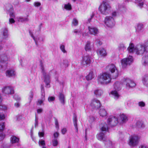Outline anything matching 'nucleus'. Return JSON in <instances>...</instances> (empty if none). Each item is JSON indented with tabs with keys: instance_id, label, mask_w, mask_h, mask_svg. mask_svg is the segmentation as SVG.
<instances>
[{
	"instance_id": "1",
	"label": "nucleus",
	"mask_w": 148,
	"mask_h": 148,
	"mask_svg": "<svg viewBox=\"0 0 148 148\" xmlns=\"http://www.w3.org/2000/svg\"><path fill=\"white\" fill-rule=\"evenodd\" d=\"M127 49L129 52H135L137 55H143L145 53L143 43L134 46L133 43H130Z\"/></svg>"
},
{
	"instance_id": "2",
	"label": "nucleus",
	"mask_w": 148,
	"mask_h": 148,
	"mask_svg": "<svg viewBox=\"0 0 148 148\" xmlns=\"http://www.w3.org/2000/svg\"><path fill=\"white\" fill-rule=\"evenodd\" d=\"M97 80L99 84L103 85L107 84L111 82V76L108 73H103L98 76Z\"/></svg>"
},
{
	"instance_id": "3",
	"label": "nucleus",
	"mask_w": 148,
	"mask_h": 148,
	"mask_svg": "<svg viewBox=\"0 0 148 148\" xmlns=\"http://www.w3.org/2000/svg\"><path fill=\"white\" fill-rule=\"evenodd\" d=\"M111 7L110 4L106 1H103L99 7V10L102 14L106 15L109 14Z\"/></svg>"
},
{
	"instance_id": "4",
	"label": "nucleus",
	"mask_w": 148,
	"mask_h": 148,
	"mask_svg": "<svg viewBox=\"0 0 148 148\" xmlns=\"http://www.w3.org/2000/svg\"><path fill=\"white\" fill-rule=\"evenodd\" d=\"M114 90L110 92L111 95L115 99H118L120 97L118 91L120 89V84L119 82H116L114 85Z\"/></svg>"
},
{
	"instance_id": "5",
	"label": "nucleus",
	"mask_w": 148,
	"mask_h": 148,
	"mask_svg": "<svg viewBox=\"0 0 148 148\" xmlns=\"http://www.w3.org/2000/svg\"><path fill=\"white\" fill-rule=\"evenodd\" d=\"M42 73L44 77V81L47 87H50V75L48 73H46L44 69L43 65L41 63L40 64Z\"/></svg>"
},
{
	"instance_id": "6",
	"label": "nucleus",
	"mask_w": 148,
	"mask_h": 148,
	"mask_svg": "<svg viewBox=\"0 0 148 148\" xmlns=\"http://www.w3.org/2000/svg\"><path fill=\"white\" fill-rule=\"evenodd\" d=\"M9 57L7 54H2L0 58V71L4 69L7 64V61L8 60Z\"/></svg>"
},
{
	"instance_id": "7",
	"label": "nucleus",
	"mask_w": 148,
	"mask_h": 148,
	"mask_svg": "<svg viewBox=\"0 0 148 148\" xmlns=\"http://www.w3.org/2000/svg\"><path fill=\"white\" fill-rule=\"evenodd\" d=\"M108 68L112 74V78L114 79L117 78L119 75V72L115 65L113 64H110Z\"/></svg>"
},
{
	"instance_id": "8",
	"label": "nucleus",
	"mask_w": 148,
	"mask_h": 148,
	"mask_svg": "<svg viewBox=\"0 0 148 148\" xmlns=\"http://www.w3.org/2000/svg\"><path fill=\"white\" fill-rule=\"evenodd\" d=\"M104 24L106 26L108 27L112 28L115 24V22L114 18L111 16H106L104 20Z\"/></svg>"
},
{
	"instance_id": "9",
	"label": "nucleus",
	"mask_w": 148,
	"mask_h": 148,
	"mask_svg": "<svg viewBox=\"0 0 148 148\" xmlns=\"http://www.w3.org/2000/svg\"><path fill=\"white\" fill-rule=\"evenodd\" d=\"M140 138V137L137 135L131 136L129 139V145L131 146L136 145L138 144Z\"/></svg>"
},
{
	"instance_id": "10",
	"label": "nucleus",
	"mask_w": 148,
	"mask_h": 148,
	"mask_svg": "<svg viewBox=\"0 0 148 148\" xmlns=\"http://www.w3.org/2000/svg\"><path fill=\"white\" fill-rule=\"evenodd\" d=\"M2 93L5 95H12L14 94V90L12 87L6 86L3 87L2 89Z\"/></svg>"
},
{
	"instance_id": "11",
	"label": "nucleus",
	"mask_w": 148,
	"mask_h": 148,
	"mask_svg": "<svg viewBox=\"0 0 148 148\" xmlns=\"http://www.w3.org/2000/svg\"><path fill=\"white\" fill-rule=\"evenodd\" d=\"M133 62V57L129 56L127 58H124L121 60V63L123 67L125 68L127 66L131 64Z\"/></svg>"
},
{
	"instance_id": "12",
	"label": "nucleus",
	"mask_w": 148,
	"mask_h": 148,
	"mask_svg": "<svg viewBox=\"0 0 148 148\" xmlns=\"http://www.w3.org/2000/svg\"><path fill=\"white\" fill-rule=\"evenodd\" d=\"M108 127L106 125H103L101 127V130L102 131L101 132H100L97 135V139L100 140H106V138H105L104 136V134L102 132H106L108 130Z\"/></svg>"
},
{
	"instance_id": "13",
	"label": "nucleus",
	"mask_w": 148,
	"mask_h": 148,
	"mask_svg": "<svg viewBox=\"0 0 148 148\" xmlns=\"http://www.w3.org/2000/svg\"><path fill=\"white\" fill-rule=\"evenodd\" d=\"M118 122V119L116 117L114 116H110L108 119L107 123L108 126H107L108 127V126L113 127L116 125ZM107 125L106 123L104 125Z\"/></svg>"
},
{
	"instance_id": "14",
	"label": "nucleus",
	"mask_w": 148,
	"mask_h": 148,
	"mask_svg": "<svg viewBox=\"0 0 148 148\" xmlns=\"http://www.w3.org/2000/svg\"><path fill=\"white\" fill-rule=\"evenodd\" d=\"M90 106L92 109L97 110L100 107V102L99 100L94 99L91 101Z\"/></svg>"
},
{
	"instance_id": "15",
	"label": "nucleus",
	"mask_w": 148,
	"mask_h": 148,
	"mask_svg": "<svg viewBox=\"0 0 148 148\" xmlns=\"http://www.w3.org/2000/svg\"><path fill=\"white\" fill-rule=\"evenodd\" d=\"M124 84L126 85V87L127 88L134 87L136 86L135 83L129 78L124 79Z\"/></svg>"
},
{
	"instance_id": "16",
	"label": "nucleus",
	"mask_w": 148,
	"mask_h": 148,
	"mask_svg": "<svg viewBox=\"0 0 148 148\" xmlns=\"http://www.w3.org/2000/svg\"><path fill=\"white\" fill-rule=\"evenodd\" d=\"M92 62V59L90 56L89 55H86L83 57L82 64L83 65H88Z\"/></svg>"
},
{
	"instance_id": "17",
	"label": "nucleus",
	"mask_w": 148,
	"mask_h": 148,
	"mask_svg": "<svg viewBox=\"0 0 148 148\" xmlns=\"http://www.w3.org/2000/svg\"><path fill=\"white\" fill-rule=\"evenodd\" d=\"M88 33L91 35L96 36L99 33V30L96 27L91 26L88 27Z\"/></svg>"
},
{
	"instance_id": "18",
	"label": "nucleus",
	"mask_w": 148,
	"mask_h": 148,
	"mask_svg": "<svg viewBox=\"0 0 148 148\" xmlns=\"http://www.w3.org/2000/svg\"><path fill=\"white\" fill-rule=\"evenodd\" d=\"M5 74L8 77H14L16 75V72L13 69H9L6 71Z\"/></svg>"
},
{
	"instance_id": "19",
	"label": "nucleus",
	"mask_w": 148,
	"mask_h": 148,
	"mask_svg": "<svg viewBox=\"0 0 148 148\" xmlns=\"http://www.w3.org/2000/svg\"><path fill=\"white\" fill-rule=\"evenodd\" d=\"M41 91L42 92V95L43 96L44 95L43 97H42L41 99H39L38 101V102L37 103V105H40L42 104H44L43 103V102L45 101V91L44 89V88L42 86H41Z\"/></svg>"
},
{
	"instance_id": "20",
	"label": "nucleus",
	"mask_w": 148,
	"mask_h": 148,
	"mask_svg": "<svg viewBox=\"0 0 148 148\" xmlns=\"http://www.w3.org/2000/svg\"><path fill=\"white\" fill-rule=\"evenodd\" d=\"M98 54L102 57H104L106 56L107 53L106 50L103 48L100 49L97 51Z\"/></svg>"
},
{
	"instance_id": "21",
	"label": "nucleus",
	"mask_w": 148,
	"mask_h": 148,
	"mask_svg": "<svg viewBox=\"0 0 148 148\" xmlns=\"http://www.w3.org/2000/svg\"><path fill=\"white\" fill-rule=\"evenodd\" d=\"M92 47V45H91V42L89 41H87L85 45L84 49L86 51H90Z\"/></svg>"
},
{
	"instance_id": "22",
	"label": "nucleus",
	"mask_w": 148,
	"mask_h": 148,
	"mask_svg": "<svg viewBox=\"0 0 148 148\" xmlns=\"http://www.w3.org/2000/svg\"><path fill=\"white\" fill-rule=\"evenodd\" d=\"M28 16L27 15L26 16L22 17V16H19L17 17L16 19L19 22H24L28 21H29V19L28 18Z\"/></svg>"
},
{
	"instance_id": "23",
	"label": "nucleus",
	"mask_w": 148,
	"mask_h": 148,
	"mask_svg": "<svg viewBox=\"0 0 148 148\" xmlns=\"http://www.w3.org/2000/svg\"><path fill=\"white\" fill-rule=\"evenodd\" d=\"M142 81L144 85L148 86V74L145 75L143 77Z\"/></svg>"
},
{
	"instance_id": "24",
	"label": "nucleus",
	"mask_w": 148,
	"mask_h": 148,
	"mask_svg": "<svg viewBox=\"0 0 148 148\" xmlns=\"http://www.w3.org/2000/svg\"><path fill=\"white\" fill-rule=\"evenodd\" d=\"M119 119L123 123L125 122L128 120V119L126 115L124 114H121L119 116Z\"/></svg>"
},
{
	"instance_id": "25",
	"label": "nucleus",
	"mask_w": 148,
	"mask_h": 148,
	"mask_svg": "<svg viewBox=\"0 0 148 148\" xmlns=\"http://www.w3.org/2000/svg\"><path fill=\"white\" fill-rule=\"evenodd\" d=\"M31 36L33 38V39L34 40L36 44L37 45V42L38 41H43V39L42 38L40 37H35L31 33L29 32Z\"/></svg>"
},
{
	"instance_id": "26",
	"label": "nucleus",
	"mask_w": 148,
	"mask_h": 148,
	"mask_svg": "<svg viewBox=\"0 0 148 148\" xmlns=\"http://www.w3.org/2000/svg\"><path fill=\"white\" fill-rule=\"evenodd\" d=\"M103 93V91L100 89H97L94 90V93L97 97L101 96Z\"/></svg>"
},
{
	"instance_id": "27",
	"label": "nucleus",
	"mask_w": 148,
	"mask_h": 148,
	"mask_svg": "<svg viewBox=\"0 0 148 148\" xmlns=\"http://www.w3.org/2000/svg\"><path fill=\"white\" fill-rule=\"evenodd\" d=\"M99 114L100 116L103 117L106 116L107 112L105 109L103 108H101L99 111Z\"/></svg>"
},
{
	"instance_id": "28",
	"label": "nucleus",
	"mask_w": 148,
	"mask_h": 148,
	"mask_svg": "<svg viewBox=\"0 0 148 148\" xmlns=\"http://www.w3.org/2000/svg\"><path fill=\"white\" fill-rule=\"evenodd\" d=\"M143 30V25L141 24H138L136 27V32L140 33L142 32Z\"/></svg>"
},
{
	"instance_id": "29",
	"label": "nucleus",
	"mask_w": 148,
	"mask_h": 148,
	"mask_svg": "<svg viewBox=\"0 0 148 148\" xmlns=\"http://www.w3.org/2000/svg\"><path fill=\"white\" fill-rule=\"evenodd\" d=\"M136 126L139 128H143L145 127V125L141 121H138L136 123Z\"/></svg>"
},
{
	"instance_id": "30",
	"label": "nucleus",
	"mask_w": 148,
	"mask_h": 148,
	"mask_svg": "<svg viewBox=\"0 0 148 148\" xmlns=\"http://www.w3.org/2000/svg\"><path fill=\"white\" fill-rule=\"evenodd\" d=\"M104 143L105 145L108 147H112V143L110 140L106 138V140H104Z\"/></svg>"
},
{
	"instance_id": "31",
	"label": "nucleus",
	"mask_w": 148,
	"mask_h": 148,
	"mask_svg": "<svg viewBox=\"0 0 148 148\" xmlns=\"http://www.w3.org/2000/svg\"><path fill=\"white\" fill-rule=\"evenodd\" d=\"M59 100L61 103L64 104L65 103V97L63 94L60 93L59 96Z\"/></svg>"
},
{
	"instance_id": "32",
	"label": "nucleus",
	"mask_w": 148,
	"mask_h": 148,
	"mask_svg": "<svg viewBox=\"0 0 148 148\" xmlns=\"http://www.w3.org/2000/svg\"><path fill=\"white\" fill-rule=\"evenodd\" d=\"M2 33L4 38H7L8 36V29L6 28H4L2 29Z\"/></svg>"
},
{
	"instance_id": "33",
	"label": "nucleus",
	"mask_w": 148,
	"mask_h": 148,
	"mask_svg": "<svg viewBox=\"0 0 148 148\" xmlns=\"http://www.w3.org/2000/svg\"><path fill=\"white\" fill-rule=\"evenodd\" d=\"M94 77V75L92 71H90L89 74L86 77V78L87 80H90Z\"/></svg>"
},
{
	"instance_id": "34",
	"label": "nucleus",
	"mask_w": 148,
	"mask_h": 148,
	"mask_svg": "<svg viewBox=\"0 0 148 148\" xmlns=\"http://www.w3.org/2000/svg\"><path fill=\"white\" fill-rule=\"evenodd\" d=\"M19 140V138L15 136H12L11 138V142L12 143H18Z\"/></svg>"
},
{
	"instance_id": "35",
	"label": "nucleus",
	"mask_w": 148,
	"mask_h": 148,
	"mask_svg": "<svg viewBox=\"0 0 148 148\" xmlns=\"http://www.w3.org/2000/svg\"><path fill=\"white\" fill-rule=\"evenodd\" d=\"M142 62L144 65H148V56L143 57L142 58Z\"/></svg>"
},
{
	"instance_id": "36",
	"label": "nucleus",
	"mask_w": 148,
	"mask_h": 148,
	"mask_svg": "<svg viewBox=\"0 0 148 148\" xmlns=\"http://www.w3.org/2000/svg\"><path fill=\"white\" fill-rule=\"evenodd\" d=\"M145 53L148 52V40L143 43Z\"/></svg>"
},
{
	"instance_id": "37",
	"label": "nucleus",
	"mask_w": 148,
	"mask_h": 148,
	"mask_svg": "<svg viewBox=\"0 0 148 148\" xmlns=\"http://www.w3.org/2000/svg\"><path fill=\"white\" fill-rule=\"evenodd\" d=\"M5 8L8 11H12L13 10L12 6L10 4H6L5 6Z\"/></svg>"
},
{
	"instance_id": "38",
	"label": "nucleus",
	"mask_w": 148,
	"mask_h": 148,
	"mask_svg": "<svg viewBox=\"0 0 148 148\" xmlns=\"http://www.w3.org/2000/svg\"><path fill=\"white\" fill-rule=\"evenodd\" d=\"M118 8L119 10L123 12L125 11L126 8L125 5H123L118 4Z\"/></svg>"
},
{
	"instance_id": "39",
	"label": "nucleus",
	"mask_w": 148,
	"mask_h": 148,
	"mask_svg": "<svg viewBox=\"0 0 148 148\" xmlns=\"http://www.w3.org/2000/svg\"><path fill=\"white\" fill-rule=\"evenodd\" d=\"M52 145L54 147L57 146L58 145V141L56 138H53L52 140Z\"/></svg>"
},
{
	"instance_id": "40",
	"label": "nucleus",
	"mask_w": 148,
	"mask_h": 148,
	"mask_svg": "<svg viewBox=\"0 0 148 148\" xmlns=\"http://www.w3.org/2000/svg\"><path fill=\"white\" fill-rule=\"evenodd\" d=\"M60 49L64 53H66L67 51L65 49V45L63 44H61L60 45Z\"/></svg>"
},
{
	"instance_id": "41",
	"label": "nucleus",
	"mask_w": 148,
	"mask_h": 148,
	"mask_svg": "<svg viewBox=\"0 0 148 148\" xmlns=\"http://www.w3.org/2000/svg\"><path fill=\"white\" fill-rule=\"evenodd\" d=\"M118 48L119 50H123L125 49L126 47L123 44L121 43L119 46Z\"/></svg>"
},
{
	"instance_id": "42",
	"label": "nucleus",
	"mask_w": 148,
	"mask_h": 148,
	"mask_svg": "<svg viewBox=\"0 0 148 148\" xmlns=\"http://www.w3.org/2000/svg\"><path fill=\"white\" fill-rule=\"evenodd\" d=\"M64 8L67 10H70L72 8L71 5L69 3L65 4Z\"/></svg>"
},
{
	"instance_id": "43",
	"label": "nucleus",
	"mask_w": 148,
	"mask_h": 148,
	"mask_svg": "<svg viewBox=\"0 0 148 148\" xmlns=\"http://www.w3.org/2000/svg\"><path fill=\"white\" fill-rule=\"evenodd\" d=\"M78 24V21L76 18H74L72 22V25L73 26H77Z\"/></svg>"
},
{
	"instance_id": "44",
	"label": "nucleus",
	"mask_w": 148,
	"mask_h": 148,
	"mask_svg": "<svg viewBox=\"0 0 148 148\" xmlns=\"http://www.w3.org/2000/svg\"><path fill=\"white\" fill-rule=\"evenodd\" d=\"M5 127V125L4 123H0V132L3 131Z\"/></svg>"
},
{
	"instance_id": "45",
	"label": "nucleus",
	"mask_w": 148,
	"mask_h": 148,
	"mask_svg": "<svg viewBox=\"0 0 148 148\" xmlns=\"http://www.w3.org/2000/svg\"><path fill=\"white\" fill-rule=\"evenodd\" d=\"M138 105L140 107H144L145 106V103L143 101H140L138 102Z\"/></svg>"
},
{
	"instance_id": "46",
	"label": "nucleus",
	"mask_w": 148,
	"mask_h": 148,
	"mask_svg": "<svg viewBox=\"0 0 148 148\" xmlns=\"http://www.w3.org/2000/svg\"><path fill=\"white\" fill-rule=\"evenodd\" d=\"M54 120L56 127L57 130H58L59 129V125L58 120L56 118H54Z\"/></svg>"
},
{
	"instance_id": "47",
	"label": "nucleus",
	"mask_w": 148,
	"mask_h": 148,
	"mask_svg": "<svg viewBox=\"0 0 148 148\" xmlns=\"http://www.w3.org/2000/svg\"><path fill=\"white\" fill-rule=\"evenodd\" d=\"M38 144L40 146H45V142L44 140H40L38 142Z\"/></svg>"
},
{
	"instance_id": "48",
	"label": "nucleus",
	"mask_w": 148,
	"mask_h": 148,
	"mask_svg": "<svg viewBox=\"0 0 148 148\" xmlns=\"http://www.w3.org/2000/svg\"><path fill=\"white\" fill-rule=\"evenodd\" d=\"M62 64L64 65V66L65 68L68 67L69 66V63L68 61L67 60H63Z\"/></svg>"
},
{
	"instance_id": "49",
	"label": "nucleus",
	"mask_w": 148,
	"mask_h": 148,
	"mask_svg": "<svg viewBox=\"0 0 148 148\" xmlns=\"http://www.w3.org/2000/svg\"><path fill=\"white\" fill-rule=\"evenodd\" d=\"M73 123L75 126V128L77 130V119L76 117H75L73 119Z\"/></svg>"
},
{
	"instance_id": "50",
	"label": "nucleus",
	"mask_w": 148,
	"mask_h": 148,
	"mask_svg": "<svg viewBox=\"0 0 148 148\" xmlns=\"http://www.w3.org/2000/svg\"><path fill=\"white\" fill-rule=\"evenodd\" d=\"M0 110H5L7 109V107L5 105H2L0 103Z\"/></svg>"
},
{
	"instance_id": "51",
	"label": "nucleus",
	"mask_w": 148,
	"mask_h": 148,
	"mask_svg": "<svg viewBox=\"0 0 148 148\" xmlns=\"http://www.w3.org/2000/svg\"><path fill=\"white\" fill-rule=\"evenodd\" d=\"M48 101L49 102L54 101L55 99V97H49L48 98Z\"/></svg>"
},
{
	"instance_id": "52",
	"label": "nucleus",
	"mask_w": 148,
	"mask_h": 148,
	"mask_svg": "<svg viewBox=\"0 0 148 148\" xmlns=\"http://www.w3.org/2000/svg\"><path fill=\"white\" fill-rule=\"evenodd\" d=\"M59 133L58 132H54L53 134L54 138L57 139L59 136Z\"/></svg>"
},
{
	"instance_id": "53",
	"label": "nucleus",
	"mask_w": 148,
	"mask_h": 148,
	"mask_svg": "<svg viewBox=\"0 0 148 148\" xmlns=\"http://www.w3.org/2000/svg\"><path fill=\"white\" fill-rule=\"evenodd\" d=\"M5 118L4 115L2 113H0V120H3Z\"/></svg>"
},
{
	"instance_id": "54",
	"label": "nucleus",
	"mask_w": 148,
	"mask_h": 148,
	"mask_svg": "<svg viewBox=\"0 0 148 148\" xmlns=\"http://www.w3.org/2000/svg\"><path fill=\"white\" fill-rule=\"evenodd\" d=\"M34 5L35 7H38L41 5V3L39 2H35L34 3Z\"/></svg>"
},
{
	"instance_id": "55",
	"label": "nucleus",
	"mask_w": 148,
	"mask_h": 148,
	"mask_svg": "<svg viewBox=\"0 0 148 148\" xmlns=\"http://www.w3.org/2000/svg\"><path fill=\"white\" fill-rule=\"evenodd\" d=\"M38 119L36 116L35 119V126L36 127L37 126L38 124Z\"/></svg>"
},
{
	"instance_id": "56",
	"label": "nucleus",
	"mask_w": 148,
	"mask_h": 148,
	"mask_svg": "<svg viewBox=\"0 0 148 148\" xmlns=\"http://www.w3.org/2000/svg\"><path fill=\"white\" fill-rule=\"evenodd\" d=\"M73 32L76 34H81V32L78 29H75L73 30Z\"/></svg>"
},
{
	"instance_id": "57",
	"label": "nucleus",
	"mask_w": 148,
	"mask_h": 148,
	"mask_svg": "<svg viewBox=\"0 0 148 148\" xmlns=\"http://www.w3.org/2000/svg\"><path fill=\"white\" fill-rule=\"evenodd\" d=\"M30 94L29 95V99L30 100V102L32 99L33 96V94L32 92H30Z\"/></svg>"
},
{
	"instance_id": "58",
	"label": "nucleus",
	"mask_w": 148,
	"mask_h": 148,
	"mask_svg": "<svg viewBox=\"0 0 148 148\" xmlns=\"http://www.w3.org/2000/svg\"><path fill=\"white\" fill-rule=\"evenodd\" d=\"M67 130L66 128H62L61 130V132L63 134H64L66 132Z\"/></svg>"
},
{
	"instance_id": "59",
	"label": "nucleus",
	"mask_w": 148,
	"mask_h": 148,
	"mask_svg": "<svg viewBox=\"0 0 148 148\" xmlns=\"http://www.w3.org/2000/svg\"><path fill=\"white\" fill-rule=\"evenodd\" d=\"M112 16L113 17H115L118 15V13L116 11H114L112 13Z\"/></svg>"
},
{
	"instance_id": "60",
	"label": "nucleus",
	"mask_w": 148,
	"mask_h": 148,
	"mask_svg": "<svg viewBox=\"0 0 148 148\" xmlns=\"http://www.w3.org/2000/svg\"><path fill=\"white\" fill-rule=\"evenodd\" d=\"M11 11L10 13V17L14 18L15 17V15L13 12Z\"/></svg>"
},
{
	"instance_id": "61",
	"label": "nucleus",
	"mask_w": 148,
	"mask_h": 148,
	"mask_svg": "<svg viewBox=\"0 0 148 148\" xmlns=\"http://www.w3.org/2000/svg\"><path fill=\"white\" fill-rule=\"evenodd\" d=\"M9 21L10 23H14L15 22V21L14 19L12 18L9 19Z\"/></svg>"
},
{
	"instance_id": "62",
	"label": "nucleus",
	"mask_w": 148,
	"mask_h": 148,
	"mask_svg": "<svg viewBox=\"0 0 148 148\" xmlns=\"http://www.w3.org/2000/svg\"><path fill=\"white\" fill-rule=\"evenodd\" d=\"M42 111L43 109L42 108H39L37 109V112L38 114L42 113Z\"/></svg>"
},
{
	"instance_id": "63",
	"label": "nucleus",
	"mask_w": 148,
	"mask_h": 148,
	"mask_svg": "<svg viewBox=\"0 0 148 148\" xmlns=\"http://www.w3.org/2000/svg\"><path fill=\"white\" fill-rule=\"evenodd\" d=\"M38 135L40 137H43L44 135V133L43 132H39Z\"/></svg>"
},
{
	"instance_id": "64",
	"label": "nucleus",
	"mask_w": 148,
	"mask_h": 148,
	"mask_svg": "<svg viewBox=\"0 0 148 148\" xmlns=\"http://www.w3.org/2000/svg\"><path fill=\"white\" fill-rule=\"evenodd\" d=\"M14 106L18 108L20 104L18 103H15Z\"/></svg>"
}]
</instances>
